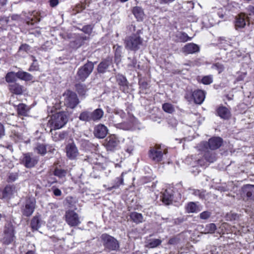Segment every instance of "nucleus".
<instances>
[{
  "mask_svg": "<svg viewBox=\"0 0 254 254\" xmlns=\"http://www.w3.org/2000/svg\"><path fill=\"white\" fill-rule=\"evenodd\" d=\"M67 118L64 112H59L53 115L48 122L52 129H58L63 127L67 123Z\"/></svg>",
  "mask_w": 254,
  "mask_h": 254,
  "instance_id": "1",
  "label": "nucleus"
},
{
  "mask_svg": "<svg viewBox=\"0 0 254 254\" xmlns=\"http://www.w3.org/2000/svg\"><path fill=\"white\" fill-rule=\"evenodd\" d=\"M143 39L138 34L127 37L125 40L126 49L132 51H137L142 46Z\"/></svg>",
  "mask_w": 254,
  "mask_h": 254,
  "instance_id": "2",
  "label": "nucleus"
},
{
  "mask_svg": "<svg viewBox=\"0 0 254 254\" xmlns=\"http://www.w3.org/2000/svg\"><path fill=\"white\" fill-rule=\"evenodd\" d=\"M167 153L166 149L160 145H156L150 147L149 157L153 161L158 163L162 160L163 154H166Z\"/></svg>",
  "mask_w": 254,
  "mask_h": 254,
  "instance_id": "3",
  "label": "nucleus"
},
{
  "mask_svg": "<svg viewBox=\"0 0 254 254\" xmlns=\"http://www.w3.org/2000/svg\"><path fill=\"white\" fill-rule=\"evenodd\" d=\"M101 238L103 245L106 249L109 251H114L119 248V245L118 242L114 237L107 234H104L101 236Z\"/></svg>",
  "mask_w": 254,
  "mask_h": 254,
  "instance_id": "4",
  "label": "nucleus"
},
{
  "mask_svg": "<svg viewBox=\"0 0 254 254\" xmlns=\"http://www.w3.org/2000/svg\"><path fill=\"white\" fill-rule=\"evenodd\" d=\"M64 104L71 109H74L79 104V101L76 93L67 91L64 95Z\"/></svg>",
  "mask_w": 254,
  "mask_h": 254,
  "instance_id": "5",
  "label": "nucleus"
},
{
  "mask_svg": "<svg viewBox=\"0 0 254 254\" xmlns=\"http://www.w3.org/2000/svg\"><path fill=\"white\" fill-rule=\"evenodd\" d=\"M94 68V64L89 62L80 67L77 71V76L79 80L84 81L91 74Z\"/></svg>",
  "mask_w": 254,
  "mask_h": 254,
  "instance_id": "6",
  "label": "nucleus"
},
{
  "mask_svg": "<svg viewBox=\"0 0 254 254\" xmlns=\"http://www.w3.org/2000/svg\"><path fill=\"white\" fill-rule=\"evenodd\" d=\"M14 237L13 225L8 223L5 225L2 241L4 244L8 245L13 242Z\"/></svg>",
  "mask_w": 254,
  "mask_h": 254,
  "instance_id": "7",
  "label": "nucleus"
},
{
  "mask_svg": "<svg viewBox=\"0 0 254 254\" xmlns=\"http://www.w3.org/2000/svg\"><path fill=\"white\" fill-rule=\"evenodd\" d=\"M222 143V139L219 137H215L211 138L209 139L208 142H203L201 143V147L204 148L205 150L208 149L209 147L211 150H215L219 148Z\"/></svg>",
  "mask_w": 254,
  "mask_h": 254,
  "instance_id": "8",
  "label": "nucleus"
},
{
  "mask_svg": "<svg viewBox=\"0 0 254 254\" xmlns=\"http://www.w3.org/2000/svg\"><path fill=\"white\" fill-rule=\"evenodd\" d=\"M65 218V221L70 226H76L80 223L78 215L73 210L67 211Z\"/></svg>",
  "mask_w": 254,
  "mask_h": 254,
  "instance_id": "9",
  "label": "nucleus"
},
{
  "mask_svg": "<svg viewBox=\"0 0 254 254\" xmlns=\"http://www.w3.org/2000/svg\"><path fill=\"white\" fill-rule=\"evenodd\" d=\"M120 141L118 137L115 134H112L106 138L104 144L107 150L114 151L117 147Z\"/></svg>",
  "mask_w": 254,
  "mask_h": 254,
  "instance_id": "10",
  "label": "nucleus"
},
{
  "mask_svg": "<svg viewBox=\"0 0 254 254\" xmlns=\"http://www.w3.org/2000/svg\"><path fill=\"white\" fill-rule=\"evenodd\" d=\"M36 200L34 198H29L26 200L25 204L22 209L23 214L26 216H31L35 208Z\"/></svg>",
  "mask_w": 254,
  "mask_h": 254,
  "instance_id": "11",
  "label": "nucleus"
},
{
  "mask_svg": "<svg viewBox=\"0 0 254 254\" xmlns=\"http://www.w3.org/2000/svg\"><path fill=\"white\" fill-rule=\"evenodd\" d=\"M66 156L70 160H75L79 155V151L74 143H68L65 147Z\"/></svg>",
  "mask_w": 254,
  "mask_h": 254,
  "instance_id": "12",
  "label": "nucleus"
},
{
  "mask_svg": "<svg viewBox=\"0 0 254 254\" xmlns=\"http://www.w3.org/2000/svg\"><path fill=\"white\" fill-rule=\"evenodd\" d=\"M38 159L30 153L23 154V157L22 159V163L24 166L27 168H31L35 166L37 163Z\"/></svg>",
  "mask_w": 254,
  "mask_h": 254,
  "instance_id": "13",
  "label": "nucleus"
},
{
  "mask_svg": "<svg viewBox=\"0 0 254 254\" xmlns=\"http://www.w3.org/2000/svg\"><path fill=\"white\" fill-rule=\"evenodd\" d=\"M108 132V128L103 124H99L94 127L93 133L97 138H104L107 135Z\"/></svg>",
  "mask_w": 254,
  "mask_h": 254,
  "instance_id": "14",
  "label": "nucleus"
},
{
  "mask_svg": "<svg viewBox=\"0 0 254 254\" xmlns=\"http://www.w3.org/2000/svg\"><path fill=\"white\" fill-rule=\"evenodd\" d=\"M199 51L198 46L193 43L186 44L182 49V52L185 54H192Z\"/></svg>",
  "mask_w": 254,
  "mask_h": 254,
  "instance_id": "15",
  "label": "nucleus"
},
{
  "mask_svg": "<svg viewBox=\"0 0 254 254\" xmlns=\"http://www.w3.org/2000/svg\"><path fill=\"white\" fill-rule=\"evenodd\" d=\"M192 97L194 103L198 104H201L205 99L204 92L201 90H196L192 94Z\"/></svg>",
  "mask_w": 254,
  "mask_h": 254,
  "instance_id": "16",
  "label": "nucleus"
},
{
  "mask_svg": "<svg viewBox=\"0 0 254 254\" xmlns=\"http://www.w3.org/2000/svg\"><path fill=\"white\" fill-rule=\"evenodd\" d=\"M242 190L243 193L246 195L248 199L254 200V185H245Z\"/></svg>",
  "mask_w": 254,
  "mask_h": 254,
  "instance_id": "17",
  "label": "nucleus"
},
{
  "mask_svg": "<svg viewBox=\"0 0 254 254\" xmlns=\"http://www.w3.org/2000/svg\"><path fill=\"white\" fill-rule=\"evenodd\" d=\"M173 198L172 190L170 189H166L162 195V201L167 205L170 204Z\"/></svg>",
  "mask_w": 254,
  "mask_h": 254,
  "instance_id": "18",
  "label": "nucleus"
},
{
  "mask_svg": "<svg viewBox=\"0 0 254 254\" xmlns=\"http://www.w3.org/2000/svg\"><path fill=\"white\" fill-rule=\"evenodd\" d=\"M29 110L30 108L24 104L21 103L17 105V111L19 116H27Z\"/></svg>",
  "mask_w": 254,
  "mask_h": 254,
  "instance_id": "19",
  "label": "nucleus"
},
{
  "mask_svg": "<svg viewBox=\"0 0 254 254\" xmlns=\"http://www.w3.org/2000/svg\"><path fill=\"white\" fill-rule=\"evenodd\" d=\"M9 90L11 93L17 95L22 94L23 92V87L17 83H12L9 86Z\"/></svg>",
  "mask_w": 254,
  "mask_h": 254,
  "instance_id": "20",
  "label": "nucleus"
},
{
  "mask_svg": "<svg viewBox=\"0 0 254 254\" xmlns=\"http://www.w3.org/2000/svg\"><path fill=\"white\" fill-rule=\"evenodd\" d=\"M218 115L224 119H228L231 116L230 111L225 107H219L217 110Z\"/></svg>",
  "mask_w": 254,
  "mask_h": 254,
  "instance_id": "21",
  "label": "nucleus"
},
{
  "mask_svg": "<svg viewBox=\"0 0 254 254\" xmlns=\"http://www.w3.org/2000/svg\"><path fill=\"white\" fill-rule=\"evenodd\" d=\"M112 64V61L110 59H106L101 62L98 66V71L100 73L106 72L109 66Z\"/></svg>",
  "mask_w": 254,
  "mask_h": 254,
  "instance_id": "22",
  "label": "nucleus"
},
{
  "mask_svg": "<svg viewBox=\"0 0 254 254\" xmlns=\"http://www.w3.org/2000/svg\"><path fill=\"white\" fill-rule=\"evenodd\" d=\"M245 15L243 14H241L236 17L235 21V27L237 29L238 28H242L246 25Z\"/></svg>",
  "mask_w": 254,
  "mask_h": 254,
  "instance_id": "23",
  "label": "nucleus"
},
{
  "mask_svg": "<svg viewBox=\"0 0 254 254\" xmlns=\"http://www.w3.org/2000/svg\"><path fill=\"white\" fill-rule=\"evenodd\" d=\"M186 211L188 213H197L201 210V207L197 205L193 202H189L186 206Z\"/></svg>",
  "mask_w": 254,
  "mask_h": 254,
  "instance_id": "24",
  "label": "nucleus"
},
{
  "mask_svg": "<svg viewBox=\"0 0 254 254\" xmlns=\"http://www.w3.org/2000/svg\"><path fill=\"white\" fill-rule=\"evenodd\" d=\"M104 111L101 109H97L91 112L92 119L93 122L100 120L104 115Z\"/></svg>",
  "mask_w": 254,
  "mask_h": 254,
  "instance_id": "25",
  "label": "nucleus"
},
{
  "mask_svg": "<svg viewBox=\"0 0 254 254\" xmlns=\"http://www.w3.org/2000/svg\"><path fill=\"white\" fill-rule=\"evenodd\" d=\"M16 77L25 81H30L33 79V76L28 72L19 71L15 73Z\"/></svg>",
  "mask_w": 254,
  "mask_h": 254,
  "instance_id": "26",
  "label": "nucleus"
},
{
  "mask_svg": "<svg viewBox=\"0 0 254 254\" xmlns=\"http://www.w3.org/2000/svg\"><path fill=\"white\" fill-rule=\"evenodd\" d=\"M132 12L137 21H142L144 17V12L142 8L135 6L133 8Z\"/></svg>",
  "mask_w": 254,
  "mask_h": 254,
  "instance_id": "27",
  "label": "nucleus"
},
{
  "mask_svg": "<svg viewBox=\"0 0 254 254\" xmlns=\"http://www.w3.org/2000/svg\"><path fill=\"white\" fill-rule=\"evenodd\" d=\"M201 149L205 152L204 156L207 161L212 163L216 160V157L215 153L210 152L208 149L205 150L203 147H201Z\"/></svg>",
  "mask_w": 254,
  "mask_h": 254,
  "instance_id": "28",
  "label": "nucleus"
},
{
  "mask_svg": "<svg viewBox=\"0 0 254 254\" xmlns=\"http://www.w3.org/2000/svg\"><path fill=\"white\" fill-rule=\"evenodd\" d=\"M130 219L135 223L138 224L143 221V217L141 213L136 212H131L130 214Z\"/></svg>",
  "mask_w": 254,
  "mask_h": 254,
  "instance_id": "29",
  "label": "nucleus"
},
{
  "mask_svg": "<svg viewBox=\"0 0 254 254\" xmlns=\"http://www.w3.org/2000/svg\"><path fill=\"white\" fill-rule=\"evenodd\" d=\"M125 174L124 172H123L120 177H118L115 179L114 181L113 186L108 188L109 190H111L112 189H117L120 187V185L124 184V175Z\"/></svg>",
  "mask_w": 254,
  "mask_h": 254,
  "instance_id": "30",
  "label": "nucleus"
},
{
  "mask_svg": "<svg viewBox=\"0 0 254 254\" xmlns=\"http://www.w3.org/2000/svg\"><path fill=\"white\" fill-rule=\"evenodd\" d=\"M34 150L35 152L41 155H44L47 153L46 146L43 143H37Z\"/></svg>",
  "mask_w": 254,
  "mask_h": 254,
  "instance_id": "31",
  "label": "nucleus"
},
{
  "mask_svg": "<svg viewBox=\"0 0 254 254\" xmlns=\"http://www.w3.org/2000/svg\"><path fill=\"white\" fill-rule=\"evenodd\" d=\"M79 119L82 121L86 122L92 121L91 112L88 111L82 112L79 116Z\"/></svg>",
  "mask_w": 254,
  "mask_h": 254,
  "instance_id": "32",
  "label": "nucleus"
},
{
  "mask_svg": "<svg viewBox=\"0 0 254 254\" xmlns=\"http://www.w3.org/2000/svg\"><path fill=\"white\" fill-rule=\"evenodd\" d=\"M115 115L111 116L110 121L112 122V120H117L119 117L121 119H124L126 116V113L122 110L116 109L114 111Z\"/></svg>",
  "mask_w": 254,
  "mask_h": 254,
  "instance_id": "33",
  "label": "nucleus"
},
{
  "mask_svg": "<svg viewBox=\"0 0 254 254\" xmlns=\"http://www.w3.org/2000/svg\"><path fill=\"white\" fill-rule=\"evenodd\" d=\"M41 221L39 217H34L31 222V228L33 230H38L41 227Z\"/></svg>",
  "mask_w": 254,
  "mask_h": 254,
  "instance_id": "34",
  "label": "nucleus"
},
{
  "mask_svg": "<svg viewBox=\"0 0 254 254\" xmlns=\"http://www.w3.org/2000/svg\"><path fill=\"white\" fill-rule=\"evenodd\" d=\"M119 121L117 120H112V124L114 125L116 127L123 129L124 130H128L131 128V125L128 124L123 123H119Z\"/></svg>",
  "mask_w": 254,
  "mask_h": 254,
  "instance_id": "35",
  "label": "nucleus"
},
{
  "mask_svg": "<svg viewBox=\"0 0 254 254\" xmlns=\"http://www.w3.org/2000/svg\"><path fill=\"white\" fill-rule=\"evenodd\" d=\"M176 37L178 41L181 42H185L191 39L187 33L182 32H178Z\"/></svg>",
  "mask_w": 254,
  "mask_h": 254,
  "instance_id": "36",
  "label": "nucleus"
},
{
  "mask_svg": "<svg viewBox=\"0 0 254 254\" xmlns=\"http://www.w3.org/2000/svg\"><path fill=\"white\" fill-rule=\"evenodd\" d=\"M67 174V171L65 170L56 168L54 172V175L60 179H63L64 178Z\"/></svg>",
  "mask_w": 254,
  "mask_h": 254,
  "instance_id": "37",
  "label": "nucleus"
},
{
  "mask_svg": "<svg viewBox=\"0 0 254 254\" xmlns=\"http://www.w3.org/2000/svg\"><path fill=\"white\" fill-rule=\"evenodd\" d=\"M13 188L10 186H7L5 187L3 192V198H9L13 194Z\"/></svg>",
  "mask_w": 254,
  "mask_h": 254,
  "instance_id": "38",
  "label": "nucleus"
},
{
  "mask_svg": "<svg viewBox=\"0 0 254 254\" xmlns=\"http://www.w3.org/2000/svg\"><path fill=\"white\" fill-rule=\"evenodd\" d=\"M11 137L15 142L21 141L23 139V134L16 130L12 131Z\"/></svg>",
  "mask_w": 254,
  "mask_h": 254,
  "instance_id": "39",
  "label": "nucleus"
},
{
  "mask_svg": "<svg viewBox=\"0 0 254 254\" xmlns=\"http://www.w3.org/2000/svg\"><path fill=\"white\" fill-rule=\"evenodd\" d=\"M76 90L78 93L81 96H84L85 95L86 92L87 90L85 85L82 84H77L75 86Z\"/></svg>",
  "mask_w": 254,
  "mask_h": 254,
  "instance_id": "40",
  "label": "nucleus"
},
{
  "mask_svg": "<svg viewBox=\"0 0 254 254\" xmlns=\"http://www.w3.org/2000/svg\"><path fill=\"white\" fill-rule=\"evenodd\" d=\"M162 108L165 112L169 114H171L175 111L173 105L169 103H165L163 104Z\"/></svg>",
  "mask_w": 254,
  "mask_h": 254,
  "instance_id": "41",
  "label": "nucleus"
},
{
  "mask_svg": "<svg viewBox=\"0 0 254 254\" xmlns=\"http://www.w3.org/2000/svg\"><path fill=\"white\" fill-rule=\"evenodd\" d=\"M32 59L33 63L31 64L28 70L30 71H37L39 70V65L37 60L34 56H31Z\"/></svg>",
  "mask_w": 254,
  "mask_h": 254,
  "instance_id": "42",
  "label": "nucleus"
},
{
  "mask_svg": "<svg viewBox=\"0 0 254 254\" xmlns=\"http://www.w3.org/2000/svg\"><path fill=\"white\" fill-rule=\"evenodd\" d=\"M15 73L10 72L7 73L5 76V80L7 82L12 83L15 81Z\"/></svg>",
  "mask_w": 254,
  "mask_h": 254,
  "instance_id": "43",
  "label": "nucleus"
},
{
  "mask_svg": "<svg viewBox=\"0 0 254 254\" xmlns=\"http://www.w3.org/2000/svg\"><path fill=\"white\" fill-rule=\"evenodd\" d=\"M117 81L120 85L125 86L127 85V80L123 75H118L117 76Z\"/></svg>",
  "mask_w": 254,
  "mask_h": 254,
  "instance_id": "44",
  "label": "nucleus"
},
{
  "mask_svg": "<svg viewBox=\"0 0 254 254\" xmlns=\"http://www.w3.org/2000/svg\"><path fill=\"white\" fill-rule=\"evenodd\" d=\"M216 229V226L214 223H210L206 226L205 233H213Z\"/></svg>",
  "mask_w": 254,
  "mask_h": 254,
  "instance_id": "45",
  "label": "nucleus"
},
{
  "mask_svg": "<svg viewBox=\"0 0 254 254\" xmlns=\"http://www.w3.org/2000/svg\"><path fill=\"white\" fill-rule=\"evenodd\" d=\"M161 242H162L160 239H153L150 241V242L148 243V245L149 248H154L160 245Z\"/></svg>",
  "mask_w": 254,
  "mask_h": 254,
  "instance_id": "46",
  "label": "nucleus"
},
{
  "mask_svg": "<svg viewBox=\"0 0 254 254\" xmlns=\"http://www.w3.org/2000/svg\"><path fill=\"white\" fill-rule=\"evenodd\" d=\"M212 68L217 70L218 73H220L224 70V66L222 64L217 63L212 65Z\"/></svg>",
  "mask_w": 254,
  "mask_h": 254,
  "instance_id": "47",
  "label": "nucleus"
},
{
  "mask_svg": "<svg viewBox=\"0 0 254 254\" xmlns=\"http://www.w3.org/2000/svg\"><path fill=\"white\" fill-rule=\"evenodd\" d=\"M30 47L26 44H22L19 48V50H18V52L19 53H23V52H25V53H28V52L30 51Z\"/></svg>",
  "mask_w": 254,
  "mask_h": 254,
  "instance_id": "48",
  "label": "nucleus"
},
{
  "mask_svg": "<svg viewBox=\"0 0 254 254\" xmlns=\"http://www.w3.org/2000/svg\"><path fill=\"white\" fill-rule=\"evenodd\" d=\"M201 81L204 84H210L212 82L213 78L211 75L205 76L202 78Z\"/></svg>",
  "mask_w": 254,
  "mask_h": 254,
  "instance_id": "49",
  "label": "nucleus"
},
{
  "mask_svg": "<svg viewBox=\"0 0 254 254\" xmlns=\"http://www.w3.org/2000/svg\"><path fill=\"white\" fill-rule=\"evenodd\" d=\"M211 212L208 211H205L201 212L199 214V217L201 219L206 220L210 217Z\"/></svg>",
  "mask_w": 254,
  "mask_h": 254,
  "instance_id": "50",
  "label": "nucleus"
},
{
  "mask_svg": "<svg viewBox=\"0 0 254 254\" xmlns=\"http://www.w3.org/2000/svg\"><path fill=\"white\" fill-rule=\"evenodd\" d=\"M128 60L130 61V63L128 64V66L130 68H135L137 65V61L135 59H131L128 58Z\"/></svg>",
  "mask_w": 254,
  "mask_h": 254,
  "instance_id": "51",
  "label": "nucleus"
},
{
  "mask_svg": "<svg viewBox=\"0 0 254 254\" xmlns=\"http://www.w3.org/2000/svg\"><path fill=\"white\" fill-rule=\"evenodd\" d=\"M82 31L86 34H90L92 31V27L90 25H86L83 27Z\"/></svg>",
  "mask_w": 254,
  "mask_h": 254,
  "instance_id": "52",
  "label": "nucleus"
},
{
  "mask_svg": "<svg viewBox=\"0 0 254 254\" xmlns=\"http://www.w3.org/2000/svg\"><path fill=\"white\" fill-rule=\"evenodd\" d=\"M192 194L194 195L198 196L200 198H202L204 196V192L198 190H193Z\"/></svg>",
  "mask_w": 254,
  "mask_h": 254,
  "instance_id": "53",
  "label": "nucleus"
},
{
  "mask_svg": "<svg viewBox=\"0 0 254 254\" xmlns=\"http://www.w3.org/2000/svg\"><path fill=\"white\" fill-rule=\"evenodd\" d=\"M52 190H53L54 194L56 196H60L62 194V191L60 189L55 187H53L52 188Z\"/></svg>",
  "mask_w": 254,
  "mask_h": 254,
  "instance_id": "54",
  "label": "nucleus"
},
{
  "mask_svg": "<svg viewBox=\"0 0 254 254\" xmlns=\"http://www.w3.org/2000/svg\"><path fill=\"white\" fill-rule=\"evenodd\" d=\"M227 217L230 220H235L239 218V215L237 214L232 212L228 214Z\"/></svg>",
  "mask_w": 254,
  "mask_h": 254,
  "instance_id": "55",
  "label": "nucleus"
},
{
  "mask_svg": "<svg viewBox=\"0 0 254 254\" xmlns=\"http://www.w3.org/2000/svg\"><path fill=\"white\" fill-rule=\"evenodd\" d=\"M114 48L116 49L115 56H120L121 53L122 47L119 45H116L114 46Z\"/></svg>",
  "mask_w": 254,
  "mask_h": 254,
  "instance_id": "56",
  "label": "nucleus"
},
{
  "mask_svg": "<svg viewBox=\"0 0 254 254\" xmlns=\"http://www.w3.org/2000/svg\"><path fill=\"white\" fill-rule=\"evenodd\" d=\"M18 176L16 173H11L9 174L8 179L10 181L13 182L17 179Z\"/></svg>",
  "mask_w": 254,
  "mask_h": 254,
  "instance_id": "57",
  "label": "nucleus"
},
{
  "mask_svg": "<svg viewBox=\"0 0 254 254\" xmlns=\"http://www.w3.org/2000/svg\"><path fill=\"white\" fill-rule=\"evenodd\" d=\"M129 146L127 147L126 149V151L129 154H130V153H131V152L133 149V147L132 146V143L130 140L129 141Z\"/></svg>",
  "mask_w": 254,
  "mask_h": 254,
  "instance_id": "58",
  "label": "nucleus"
},
{
  "mask_svg": "<svg viewBox=\"0 0 254 254\" xmlns=\"http://www.w3.org/2000/svg\"><path fill=\"white\" fill-rule=\"evenodd\" d=\"M4 135V128L3 126L0 123V138Z\"/></svg>",
  "mask_w": 254,
  "mask_h": 254,
  "instance_id": "59",
  "label": "nucleus"
},
{
  "mask_svg": "<svg viewBox=\"0 0 254 254\" xmlns=\"http://www.w3.org/2000/svg\"><path fill=\"white\" fill-rule=\"evenodd\" d=\"M59 3L58 0H50V5L52 7H54L58 5Z\"/></svg>",
  "mask_w": 254,
  "mask_h": 254,
  "instance_id": "60",
  "label": "nucleus"
},
{
  "mask_svg": "<svg viewBox=\"0 0 254 254\" xmlns=\"http://www.w3.org/2000/svg\"><path fill=\"white\" fill-rule=\"evenodd\" d=\"M248 10L249 11V14H254V6H249L248 7Z\"/></svg>",
  "mask_w": 254,
  "mask_h": 254,
  "instance_id": "61",
  "label": "nucleus"
},
{
  "mask_svg": "<svg viewBox=\"0 0 254 254\" xmlns=\"http://www.w3.org/2000/svg\"><path fill=\"white\" fill-rule=\"evenodd\" d=\"M175 0H161V3H168L170 2H172Z\"/></svg>",
  "mask_w": 254,
  "mask_h": 254,
  "instance_id": "62",
  "label": "nucleus"
},
{
  "mask_svg": "<svg viewBox=\"0 0 254 254\" xmlns=\"http://www.w3.org/2000/svg\"><path fill=\"white\" fill-rule=\"evenodd\" d=\"M218 190H220L221 191H226L227 190L223 187H218Z\"/></svg>",
  "mask_w": 254,
  "mask_h": 254,
  "instance_id": "63",
  "label": "nucleus"
},
{
  "mask_svg": "<svg viewBox=\"0 0 254 254\" xmlns=\"http://www.w3.org/2000/svg\"><path fill=\"white\" fill-rule=\"evenodd\" d=\"M26 254H35L34 252L32 251H28V252H27V253Z\"/></svg>",
  "mask_w": 254,
  "mask_h": 254,
  "instance_id": "64",
  "label": "nucleus"
}]
</instances>
